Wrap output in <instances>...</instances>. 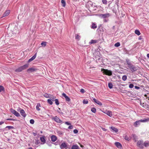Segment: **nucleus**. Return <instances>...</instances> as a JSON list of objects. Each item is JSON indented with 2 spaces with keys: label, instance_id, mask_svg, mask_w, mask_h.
<instances>
[{
  "label": "nucleus",
  "instance_id": "nucleus-29",
  "mask_svg": "<svg viewBox=\"0 0 149 149\" xmlns=\"http://www.w3.org/2000/svg\"><path fill=\"white\" fill-rule=\"evenodd\" d=\"M141 122H147L149 121V118H144L143 120H141Z\"/></svg>",
  "mask_w": 149,
  "mask_h": 149
},
{
  "label": "nucleus",
  "instance_id": "nucleus-35",
  "mask_svg": "<svg viewBox=\"0 0 149 149\" xmlns=\"http://www.w3.org/2000/svg\"><path fill=\"white\" fill-rule=\"evenodd\" d=\"M14 115L17 117H19L20 116L19 114L17 111L15 112V113L14 114Z\"/></svg>",
  "mask_w": 149,
  "mask_h": 149
},
{
  "label": "nucleus",
  "instance_id": "nucleus-43",
  "mask_svg": "<svg viewBox=\"0 0 149 149\" xmlns=\"http://www.w3.org/2000/svg\"><path fill=\"white\" fill-rule=\"evenodd\" d=\"M11 111L12 113H13L14 114L15 113V112H16V111L13 109H11Z\"/></svg>",
  "mask_w": 149,
  "mask_h": 149
},
{
  "label": "nucleus",
  "instance_id": "nucleus-32",
  "mask_svg": "<svg viewBox=\"0 0 149 149\" xmlns=\"http://www.w3.org/2000/svg\"><path fill=\"white\" fill-rule=\"evenodd\" d=\"M91 111L94 113H95L96 112V109L94 107H92L91 109Z\"/></svg>",
  "mask_w": 149,
  "mask_h": 149
},
{
  "label": "nucleus",
  "instance_id": "nucleus-1",
  "mask_svg": "<svg viewBox=\"0 0 149 149\" xmlns=\"http://www.w3.org/2000/svg\"><path fill=\"white\" fill-rule=\"evenodd\" d=\"M29 64H26L24 65L21 66L19 68L15 70V71L17 72H19L22 71V70L26 69L28 67Z\"/></svg>",
  "mask_w": 149,
  "mask_h": 149
},
{
  "label": "nucleus",
  "instance_id": "nucleus-41",
  "mask_svg": "<svg viewBox=\"0 0 149 149\" xmlns=\"http://www.w3.org/2000/svg\"><path fill=\"white\" fill-rule=\"evenodd\" d=\"M30 123L33 124L34 123V121L33 119H31L30 120Z\"/></svg>",
  "mask_w": 149,
  "mask_h": 149
},
{
  "label": "nucleus",
  "instance_id": "nucleus-10",
  "mask_svg": "<svg viewBox=\"0 0 149 149\" xmlns=\"http://www.w3.org/2000/svg\"><path fill=\"white\" fill-rule=\"evenodd\" d=\"M52 102L53 101H55V102H58V100L57 99H55V97L52 95H51L49 98Z\"/></svg>",
  "mask_w": 149,
  "mask_h": 149
},
{
  "label": "nucleus",
  "instance_id": "nucleus-55",
  "mask_svg": "<svg viewBox=\"0 0 149 149\" xmlns=\"http://www.w3.org/2000/svg\"><path fill=\"white\" fill-rule=\"evenodd\" d=\"M104 22H107L108 21V19H104Z\"/></svg>",
  "mask_w": 149,
  "mask_h": 149
},
{
  "label": "nucleus",
  "instance_id": "nucleus-45",
  "mask_svg": "<svg viewBox=\"0 0 149 149\" xmlns=\"http://www.w3.org/2000/svg\"><path fill=\"white\" fill-rule=\"evenodd\" d=\"M87 4L88 5L90 4L91 6V5L92 4V3L91 1H89L88 2Z\"/></svg>",
  "mask_w": 149,
  "mask_h": 149
},
{
  "label": "nucleus",
  "instance_id": "nucleus-60",
  "mask_svg": "<svg viewBox=\"0 0 149 149\" xmlns=\"http://www.w3.org/2000/svg\"><path fill=\"white\" fill-rule=\"evenodd\" d=\"M98 104L100 105H102V103H97Z\"/></svg>",
  "mask_w": 149,
  "mask_h": 149
},
{
  "label": "nucleus",
  "instance_id": "nucleus-57",
  "mask_svg": "<svg viewBox=\"0 0 149 149\" xmlns=\"http://www.w3.org/2000/svg\"><path fill=\"white\" fill-rule=\"evenodd\" d=\"M4 123V122L3 121L0 122V125H2Z\"/></svg>",
  "mask_w": 149,
  "mask_h": 149
},
{
  "label": "nucleus",
  "instance_id": "nucleus-26",
  "mask_svg": "<svg viewBox=\"0 0 149 149\" xmlns=\"http://www.w3.org/2000/svg\"><path fill=\"white\" fill-rule=\"evenodd\" d=\"M126 62L127 65H128V67L130 66V65L132 64V63L130 62V60L129 59H127L126 60Z\"/></svg>",
  "mask_w": 149,
  "mask_h": 149
},
{
  "label": "nucleus",
  "instance_id": "nucleus-8",
  "mask_svg": "<svg viewBox=\"0 0 149 149\" xmlns=\"http://www.w3.org/2000/svg\"><path fill=\"white\" fill-rule=\"evenodd\" d=\"M19 112L21 115L24 118H25L26 117V113H25L24 110L22 109H20L19 110Z\"/></svg>",
  "mask_w": 149,
  "mask_h": 149
},
{
  "label": "nucleus",
  "instance_id": "nucleus-2",
  "mask_svg": "<svg viewBox=\"0 0 149 149\" xmlns=\"http://www.w3.org/2000/svg\"><path fill=\"white\" fill-rule=\"evenodd\" d=\"M101 71H103V72L106 75L109 76H111L112 75V72L111 70L102 68Z\"/></svg>",
  "mask_w": 149,
  "mask_h": 149
},
{
  "label": "nucleus",
  "instance_id": "nucleus-19",
  "mask_svg": "<svg viewBox=\"0 0 149 149\" xmlns=\"http://www.w3.org/2000/svg\"><path fill=\"white\" fill-rule=\"evenodd\" d=\"M79 146L77 145H73L71 149H79Z\"/></svg>",
  "mask_w": 149,
  "mask_h": 149
},
{
  "label": "nucleus",
  "instance_id": "nucleus-62",
  "mask_svg": "<svg viewBox=\"0 0 149 149\" xmlns=\"http://www.w3.org/2000/svg\"><path fill=\"white\" fill-rule=\"evenodd\" d=\"M141 38L140 37H139V40H141Z\"/></svg>",
  "mask_w": 149,
  "mask_h": 149
},
{
  "label": "nucleus",
  "instance_id": "nucleus-42",
  "mask_svg": "<svg viewBox=\"0 0 149 149\" xmlns=\"http://www.w3.org/2000/svg\"><path fill=\"white\" fill-rule=\"evenodd\" d=\"M103 3L106 4L107 3V1L106 0H102V1Z\"/></svg>",
  "mask_w": 149,
  "mask_h": 149
},
{
  "label": "nucleus",
  "instance_id": "nucleus-63",
  "mask_svg": "<svg viewBox=\"0 0 149 149\" xmlns=\"http://www.w3.org/2000/svg\"><path fill=\"white\" fill-rule=\"evenodd\" d=\"M33 135L34 136H36V134L35 133H33Z\"/></svg>",
  "mask_w": 149,
  "mask_h": 149
},
{
  "label": "nucleus",
  "instance_id": "nucleus-36",
  "mask_svg": "<svg viewBox=\"0 0 149 149\" xmlns=\"http://www.w3.org/2000/svg\"><path fill=\"white\" fill-rule=\"evenodd\" d=\"M120 45V43L119 42H117L115 43L114 45V46L116 47H119Z\"/></svg>",
  "mask_w": 149,
  "mask_h": 149
},
{
  "label": "nucleus",
  "instance_id": "nucleus-59",
  "mask_svg": "<svg viewBox=\"0 0 149 149\" xmlns=\"http://www.w3.org/2000/svg\"><path fill=\"white\" fill-rule=\"evenodd\" d=\"M58 133L59 134H60L61 135L62 134V133L61 131H59L58 132Z\"/></svg>",
  "mask_w": 149,
  "mask_h": 149
},
{
  "label": "nucleus",
  "instance_id": "nucleus-18",
  "mask_svg": "<svg viewBox=\"0 0 149 149\" xmlns=\"http://www.w3.org/2000/svg\"><path fill=\"white\" fill-rule=\"evenodd\" d=\"M105 113L110 117H111L112 115L111 112L109 111H106Z\"/></svg>",
  "mask_w": 149,
  "mask_h": 149
},
{
  "label": "nucleus",
  "instance_id": "nucleus-22",
  "mask_svg": "<svg viewBox=\"0 0 149 149\" xmlns=\"http://www.w3.org/2000/svg\"><path fill=\"white\" fill-rule=\"evenodd\" d=\"M51 95L49 94H47V93H45L44 94V96L46 98H49L50 96H51Z\"/></svg>",
  "mask_w": 149,
  "mask_h": 149
},
{
  "label": "nucleus",
  "instance_id": "nucleus-54",
  "mask_svg": "<svg viewBox=\"0 0 149 149\" xmlns=\"http://www.w3.org/2000/svg\"><path fill=\"white\" fill-rule=\"evenodd\" d=\"M135 89H139L140 88L139 87L137 86H135Z\"/></svg>",
  "mask_w": 149,
  "mask_h": 149
},
{
  "label": "nucleus",
  "instance_id": "nucleus-25",
  "mask_svg": "<svg viewBox=\"0 0 149 149\" xmlns=\"http://www.w3.org/2000/svg\"><path fill=\"white\" fill-rule=\"evenodd\" d=\"M144 146L145 147H148L149 146V142L148 141H146L143 145V146Z\"/></svg>",
  "mask_w": 149,
  "mask_h": 149
},
{
  "label": "nucleus",
  "instance_id": "nucleus-23",
  "mask_svg": "<svg viewBox=\"0 0 149 149\" xmlns=\"http://www.w3.org/2000/svg\"><path fill=\"white\" fill-rule=\"evenodd\" d=\"M61 2L62 3V6L63 7H65L66 5V3L65 0H61Z\"/></svg>",
  "mask_w": 149,
  "mask_h": 149
},
{
  "label": "nucleus",
  "instance_id": "nucleus-5",
  "mask_svg": "<svg viewBox=\"0 0 149 149\" xmlns=\"http://www.w3.org/2000/svg\"><path fill=\"white\" fill-rule=\"evenodd\" d=\"M52 119L57 123H61L62 122V121L57 116L52 118Z\"/></svg>",
  "mask_w": 149,
  "mask_h": 149
},
{
  "label": "nucleus",
  "instance_id": "nucleus-7",
  "mask_svg": "<svg viewBox=\"0 0 149 149\" xmlns=\"http://www.w3.org/2000/svg\"><path fill=\"white\" fill-rule=\"evenodd\" d=\"M37 70V69L34 68H31L28 69L27 71L28 72H36Z\"/></svg>",
  "mask_w": 149,
  "mask_h": 149
},
{
  "label": "nucleus",
  "instance_id": "nucleus-47",
  "mask_svg": "<svg viewBox=\"0 0 149 149\" xmlns=\"http://www.w3.org/2000/svg\"><path fill=\"white\" fill-rule=\"evenodd\" d=\"M80 92L83 93L85 92V91L84 89H81L80 90Z\"/></svg>",
  "mask_w": 149,
  "mask_h": 149
},
{
  "label": "nucleus",
  "instance_id": "nucleus-34",
  "mask_svg": "<svg viewBox=\"0 0 149 149\" xmlns=\"http://www.w3.org/2000/svg\"><path fill=\"white\" fill-rule=\"evenodd\" d=\"M75 39H77V40H79L80 36L78 34H76L75 35Z\"/></svg>",
  "mask_w": 149,
  "mask_h": 149
},
{
  "label": "nucleus",
  "instance_id": "nucleus-17",
  "mask_svg": "<svg viewBox=\"0 0 149 149\" xmlns=\"http://www.w3.org/2000/svg\"><path fill=\"white\" fill-rule=\"evenodd\" d=\"M36 53L34 56H33L28 61V62L29 63L31 61H32L34 59L36 58Z\"/></svg>",
  "mask_w": 149,
  "mask_h": 149
},
{
  "label": "nucleus",
  "instance_id": "nucleus-40",
  "mask_svg": "<svg viewBox=\"0 0 149 149\" xmlns=\"http://www.w3.org/2000/svg\"><path fill=\"white\" fill-rule=\"evenodd\" d=\"M6 128H8L9 130H10L13 128V127L11 126H7L6 127Z\"/></svg>",
  "mask_w": 149,
  "mask_h": 149
},
{
  "label": "nucleus",
  "instance_id": "nucleus-39",
  "mask_svg": "<svg viewBox=\"0 0 149 149\" xmlns=\"http://www.w3.org/2000/svg\"><path fill=\"white\" fill-rule=\"evenodd\" d=\"M91 100L93 102H97V100L95 98L92 97Z\"/></svg>",
  "mask_w": 149,
  "mask_h": 149
},
{
  "label": "nucleus",
  "instance_id": "nucleus-12",
  "mask_svg": "<svg viewBox=\"0 0 149 149\" xmlns=\"http://www.w3.org/2000/svg\"><path fill=\"white\" fill-rule=\"evenodd\" d=\"M62 96L63 97H65L66 101L68 102H69L70 100V99L69 97L67 96L65 94L63 93L62 94Z\"/></svg>",
  "mask_w": 149,
  "mask_h": 149
},
{
  "label": "nucleus",
  "instance_id": "nucleus-44",
  "mask_svg": "<svg viewBox=\"0 0 149 149\" xmlns=\"http://www.w3.org/2000/svg\"><path fill=\"white\" fill-rule=\"evenodd\" d=\"M134 86L133 84H130L129 85V87L130 88H132Z\"/></svg>",
  "mask_w": 149,
  "mask_h": 149
},
{
  "label": "nucleus",
  "instance_id": "nucleus-20",
  "mask_svg": "<svg viewBox=\"0 0 149 149\" xmlns=\"http://www.w3.org/2000/svg\"><path fill=\"white\" fill-rule=\"evenodd\" d=\"M140 105L145 108H148V106L146 104V103H140Z\"/></svg>",
  "mask_w": 149,
  "mask_h": 149
},
{
  "label": "nucleus",
  "instance_id": "nucleus-30",
  "mask_svg": "<svg viewBox=\"0 0 149 149\" xmlns=\"http://www.w3.org/2000/svg\"><path fill=\"white\" fill-rule=\"evenodd\" d=\"M135 33L136 34H137L138 36H139L141 34V33H140L139 31L137 30H136L135 31Z\"/></svg>",
  "mask_w": 149,
  "mask_h": 149
},
{
  "label": "nucleus",
  "instance_id": "nucleus-48",
  "mask_svg": "<svg viewBox=\"0 0 149 149\" xmlns=\"http://www.w3.org/2000/svg\"><path fill=\"white\" fill-rule=\"evenodd\" d=\"M40 143V142L38 140H36L35 142V143L36 144H38Z\"/></svg>",
  "mask_w": 149,
  "mask_h": 149
},
{
  "label": "nucleus",
  "instance_id": "nucleus-24",
  "mask_svg": "<svg viewBox=\"0 0 149 149\" xmlns=\"http://www.w3.org/2000/svg\"><path fill=\"white\" fill-rule=\"evenodd\" d=\"M40 107H41L40 104L39 103H38L36 106V109L38 111L40 110Z\"/></svg>",
  "mask_w": 149,
  "mask_h": 149
},
{
  "label": "nucleus",
  "instance_id": "nucleus-6",
  "mask_svg": "<svg viewBox=\"0 0 149 149\" xmlns=\"http://www.w3.org/2000/svg\"><path fill=\"white\" fill-rule=\"evenodd\" d=\"M60 147L61 149H66L67 148V143L65 142L62 143L60 146Z\"/></svg>",
  "mask_w": 149,
  "mask_h": 149
},
{
  "label": "nucleus",
  "instance_id": "nucleus-33",
  "mask_svg": "<svg viewBox=\"0 0 149 149\" xmlns=\"http://www.w3.org/2000/svg\"><path fill=\"white\" fill-rule=\"evenodd\" d=\"M122 79L123 81H125L127 79V76L126 75H123L122 77Z\"/></svg>",
  "mask_w": 149,
  "mask_h": 149
},
{
  "label": "nucleus",
  "instance_id": "nucleus-61",
  "mask_svg": "<svg viewBox=\"0 0 149 149\" xmlns=\"http://www.w3.org/2000/svg\"><path fill=\"white\" fill-rule=\"evenodd\" d=\"M147 56V57L149 58V54H148Z\"/></svg>",
  "mask_w": 149,
  "mask_h": 149
},
{
  "label": "nucleus",
  "instance_id": "nucleus-50",
  "mask_svg": "<svg viewBox=\"0 0 149 149\" xmlns=\"http://www.w3.org/2000/svg\"><path fill=\"white\" fill-rule=\"evenodd\" d=\"M73 128V126L72 125H70L68 127V129H72Z\"/></svg>",
  "mask_w": 149,
  "mask_h": 149
},
{
  "label": "nucleus",
  "instance_id": "nucleus-13",
  "mask_svg": "<svg viewBox=\"0 0 149 149\" xmlns=\"http://www.w3.org/2000/svg\"><path fill=\"white\" fill-rule=\"evenodd\" d=\"M140 122H141V120L137 121L134 123V126L137 127L140 125Z\"/></svg>",
  "mask_w": 149,
  "mask_h": 149
},
{
  "label": "nucleus",
  "instance_id": "nucleus-4",
  "mask_svg": "<svg viewBox=\"0 0 149 149\" xmlns=\"http://www.w3.org/2000/svg\"><path fill=\"white\" fill-rule=\"evenodd\" d=\"M128 67L132 72H134L137 70V67L132 64H131L130 66H129Z\"/></svg>",
  "mask_w": 149,
  "mask_h": 149
},
{
  "label": "nucleus",
  "instance_id": "nucleus-14",
  "mask_svg": "<svg viewBox=\"0 0 149 149\" xmlns=\"http://www.w3.org/2000/svg\"><path fill=\"white\" fill-rule=\"evenodd\" d=\"M51 141L53 142H55L57 140V137L56 136L54 135H52L51 137Z\"/></svg>",
  "mask_w": 149,
  "mask_h": 149
},
{
  "label": "nucleus",
  "instance_id": "nucleus-15",
  "mask_svg": "<svg viewBox=\"0 0 149 149\" xmlns=\"http://www.w3.org/2000/svg\"><path fill=\"white\" fill-rule=\"evenodd\" d=\"M115 145L118 148H121L122 146L121 144L119 142H116L115 143Z\"/></svg>",
  "mask_w": 149,
  "mask_h": 149
},
{
  "label": "nucleus",
  "instance_id": "nucleus-27",
  "mask_svg": "<svg viewBox=\"0 0 149 149\" xmlns=\"http://www.w3.org/2000/svg\"><path fill=\"white\" fill-rule=\"evenodd\" d=\"M97 41L96 40H91V41L89 42V43L90 44H94L96 43L97 42Z\"/></svg>",
  "mask_w": 149,
  "mask_h": 149
},
{
  "label": "nucleus",
  "instance_id": "nucleus-49",
  "mask_svg": "<svg viewBox=\"0 0 149 149\" xmlns=\"http://www.w3.org/2000/svg\"><path fill=\"white\" fill-rule=\"evenodd\" d=\"M125 139L126 140H127V141H129V140H130V138H128V137L127 136H125Z\"/></svg>",
  "mask_w": 149,
  "mask_h": 149
},
{
  "label": "nucleus",
  "instance_id": "nucleus-58",
  "mask_svg": "<svg viewBox=\"0 0 149 149\" xmlns=\"http://www.w3.org/2000/svg\"><path fill=\"white\" fill-rule=\"evenodd\" d=\"M102 129L104 131H105L107 130L105 128H102Z\"/></svg>",
  "mask_w": 149,
  "mask_h": 149
},
{
  "label": "nucleus",
  "instance_id": "nucleus-52",
  "mask_svg": "<svg viewBox=\"0 0 149 149\" xmlns=\"http://www.w3.org/2000/svg\"><path fill=\"white\" fill-rule=\"evenodd\" d=\"M6 120L14 121V119H11V118H7V119Z\"/></svg>",
  "mask_w": 149,
  "mask_h": 149
},
{
  "label": "nucleus",
  "instance_id": "nucleus-3",
  "mask_svg": "<svg viewBox=\"0 0 149 149\" xmlns=\"http://www.w3.org/2000/svg\"><path fill=\"white\" fill-rule=\"evenodd\" d=\"M100 17L103 19H107L111 15L109 13L104 14H101L99 15Z\"/></svg>",
  "mask_w": 149,
  "mask_h": 149
},
{
  "label": "nucleus",
  "instance_id": "nucleus-11",
  "mask_svg": "<svg viewBox=\"0 0 149 149\" xmlns=\"http://www.w3.org/2000/svg\"><path fill=\"white\" fill-rule=\"evenodd\" d=\"M40 139L42 143H41V144H43L45 143L46 142V140L45 139V136H42V137H40Z\"/></svg>",
  "mask_w": 149,
  "mask_h": 149
},
{
  "label": "nucleus",
  "instance_id": "nucleus-37",
  "mask_svg": "<svg viewBox=\"0 0 149 149\" xmlns=\"http://www.w3.org/2000/svg\"><path fill=\"white\" fill-rule=\"evenodd\" d=\"M41 45L42 46H43L44 47H45L46 45V42H42Z\"/></svg>",
  "mask_w": 149,
  "mask_h": 149
},
{
  "label": "nucleus",
  "instance_id": "nucleus-53",
  "mask_svg": "<svg viewBox=\"0 0 149 149\" xmlns=\"http://www.w3.org/2000/svg\"><path fill=\"white\" fill-rule=\"evenodd\" d=\"M82 102H83V103H84V102H88V101L87 100H83V101Z\"/></svg>",
  "mask_w": 149,
  "mask_h": 149
},
{
  "label": "nucleus",
  "instance_id": "nucleus-9",
  "mask_svg": "<svg viewBox=\"0 0 149 149\" xmlns=\"http://www.w3.org/2000/svg\"><path fill=\"white\" fill-rule=\"evenodd\" d=\"M137 145L138 147L141 148H143V142L141 141H139L137 142Z\"/></svg>",
  "mask_w": 149,
  "mask_h": 149
},
{
  "label": "nucleus",
  "instance_id": "nucleus-31",
  "mask_svg": "<svg viewBox=\"0 0 149 149\" xmlns=\"http://www.w3.org/2000/svg\"><path fill=\"white\" fill-rule=\"evenodd\" d=\"M108 87L110 88L111 89L113 88V84L111 82L109 83L108 84Z\"/></svg>",
  "mask_w": 149,
  "mask_h": 149
},
{
  "label": "nucleus",
  "instance_id": "nucleus-51",
  "mask_svg": "<svg viewBox=\"0 0 149 149\" xmlns=\"http://www.w3.org/2000/svg\"><path fill=\"white\" fill-rule=\"evenodd\" d=\"M65 124L68 125H71V123L68 122H65Z\"/></svg>",
  "mask_w": 149,
  "mask_h": 149
},
{
  "label": "nucleus",
  "instance_id": "nucleus-38",
  "mask_svg": "<svg viewBox=\"0 0 149 149\" xmlns=\"http://www.w3.org/2000/svg\"><path fill=\"white\" fill-rule=\"evenodd\" d=\"M4 90L3 87L2 86H0V92H1Z\"/></svg>",
  "mask_w": 149,
  "mask_h": 149
},
{
  "label": "nucleus",
  "instance_id": "nucleus-21",
  "mask_svg": "<svg viewBox=\"0 0 149 149\" xmlns=\"http://www.w3.org/2000/svg\"><path fill=\"white\" fill-rule=\"evenodd\" d=\"M110 128L116 132H117L118 131V129L114 127H111Z\"/></svg>",
  "mask_w": 149,
  "mask_h": 149
},
{
  "label": "nucleus",
  "instance_id": "nucleus-28",
  "mask_svg": "<svg viewBox=\"0 0 149 149\" xmlns=\"http://www.w3.org/2000/svg\"><path fill=\"white\" fill-rule=\"evenodd\" d=\"M91 28L93 29H95L97 28V25L93 23L91 26Z\"/></svg>",
  "mask_w": 149,
  "mask_h": 149
},
{
  "label": "nucleus",
  "instance_id": "nucleus-16",
  "mask_svg": "<svg viewBox=\"0 0 149 149\" xmlns=\"http://www.w3.org/2000/svg\"><path fill=\"white\" fill-rule=\"evenodd\" d=\"M10 11L9 10H8L5 11V13L3 15V17L7 16L10 13Z\"/></svg>",
  "mask_w": 149,
  "mask_h": 149
},
{
  "label": "nucleus",
  "instance_id": "nucleus-64",
  "mask_svg": "<svg viewBox=\"0 0 149 149\" xmlns=\"http://www.w3.org/2000/svg\"><path fill=\"white\" fill-rule=\"evenodd\" d=\"M80 146L81 147V148H83V146L81 145H80Z\"/></svg>",
  "mask_w": 149,
  "mask_h": 149
},
{
  "label": "nucleus",
  "instance_id": "nucleus-56",
  "mask_svg": "<svg viewBox=\"0 0 149 149\" xmlns=\"http://www.w3.org/2000/svg\"><path fill=\"white\" fill-rule=\"evenodd\" d=\"M47 102H52V101L50 98L47 100Z\"/></svg>",
  "mask_w": 149,
  "mask_h": 149
},
{
  "label": "nucleus",
  "instance_id": "nucleus-46",
  "mask_svg": "<svg viewBox=\"0 0 149 149\" xmlns=\"http://www.w3.org/2000/svg\"><path fill=\"white\" fill-rule=\"evenodd\" d=\"M73 132L74 134H77L78 132V131L76 129H75L74 130Z\"/></svg>",
  "mask_w": 149,
  "mask_h": 149
}]
</instances>
